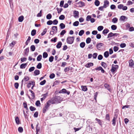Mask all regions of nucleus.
<instances>
[{
	"instance_id": "nucleus-1",
	"label": "nucleus",
	"mask_w": 134,
	"mask_h": 134,
	"mask_svg": "<svg viewBox=\"0 0 134 134\" xmlns=\"http://www.w3.org/2000/svg\"><path fill=\"white\" fill-rule=\"evenodd\" d=\"M62 100V98L60 96H56L49 100L52 104H57L60 103Z\"/></svg>"
},
{
	"instance_id": "nucleus-2",
	"label": "nucleus",
	"mask_w": 134,
	"mask_h": 134,
	"mask_svg": "<svg viewBox=\"0 0 134 134\" xmlns=\"http://www.w3.org/2000/svg\"><path fill=\"white\" fill-rule=\"evenodd\" d=\"M52 104L49 100L48 101L45 105L44 107L43 108V113H45L47 110L48 109L49 107Z\"/></svg>"
},
{
	"instance_id": "nucleus-3",
	"label": "nucleus",
	"mask_w": 134,
	"mask_h": 134,
	"mask_svg": "<svg viewBox=\"0 0 134 134\" xmlns=\"http://www.w3.org/2000/svg\"><path fill=\"white\" fill-rule=\"evenodd\" d=\"M119 68V66L117 65H115L113 64L111 65L110 71L113 74H114L117 71V70Z\"/></svg>"
},
{
	"instance_id": "nucleus-4",
	"label": "nucleus",
	"mask_w": 134,
	"mask_h": 134,
	"mask_svg": "<svg viewBox=\"0 0 134 134\" xmlns=\"http://www.w3.org/2000/svg\"><path fill=\"white\" fill-rule=\"evenodd\" d=\"M74 37H68L66 39V42L68 44H72L74 42Z\"/></svg>"
},
{
	"instance_id": "nucleus-5",
	"label": "nucleus",
	"mask_w": 134,
	"mask_h": 134,
	"mask_svg": "<svg viewBox=\"0 0 134 134\" xmlns=\"http://www.w3.org/2000/svg\"><path fill=\"white\" fill-rule=\"evenodd\" d=\"M104 45V44L102 43H97L96 45V47L98 50H100L102 48V47Z\"/></svg>"
},
{
	"instance_id": "nucleus-6",
	"label": "nucleus",
	"mask_w": 134,
	"mask_h": 134,
	"mask_svg": "<svg viewBox=\"0 0 134 134\" xmlns=\"http://www.w3.org/2000/svg\"><path fill=\"white\" fill-rule=\"evenodd\" d=\"M30 79L29 77L27 76H25L24 79L22 80L21 81V87L23 86V82L24 81L26 82L29 80Z\"/></svg>"
},
{
	"instance_id": "nucleus-7",
	"label": "nucleus",
	"mask_w": 134,
	"mask_h": 134,
	"mask_svg": "<svg viewBox=\"0 0 134 134\" xmlns=\"http://www.w3.org/2000/svg\"><path fill=\"white\" fill-rule=\"evenodd\" d=\"M109 5V2L107 0H106L104 1L103 7L104 8H106L108 7Z\"/></svg>"
},
{
	"instance_id": "nucleus-8",
	"label": "nucleus",
	"mask_w": 134,
	"mask_h": 134,
	"mask_svg": "<svg viewBox=\"0 0 134 134\" xmlns=\"http://www.w3.org/2000/svg\"><path fill=\"white\" fill-rule=\"evenodd\" d=\"M73 14L74 15V17L75 18H78L79 17V13L77 11L75 10L74 11Z\"/></svg>"
},
{
	"instance_id": "nucleus-9",
	"label": "nucleus",
	"mask_w": 134,
	"mask_h": 134,
	"mask_svg": "<svg viewBox=\"0 0 134 134\" xmlns=\"http://www.w3.org/2000/svg\"><path fill=\"white\" fill-rule=\"evenodd\" d=\"M117 115L116 114H115L114 115V117L112 121L113 122L112 124L114 125H115L116 124V120L117 119Z\"/></svg>"
},
{
	"instance_id": "nucleus-10",
	"label": "nucleus",
	"mask_w": 134,
	"mask_h": 134,
	"mask_svg": "<svg viewBox=\"0 0 134 134\" xmlns=\"http://www.w3.org/2000/svg\"><path fill=\"white\" fill-rule=\"evenodd\" d=\"M77 4L78 5V6L80 7H83L85 5L84 3L82 1H80L77 3Z\"/></svg>"
},
{
	"instance_id": "nucleus-11",
	"label": "nucleus",
	"mask_w": 134,
	"mask_h": 134,
	"mask_svg": "<svg viewBox=\"0 0 134 134\" xmlns=\"http://www.w3.org/2000/svg\"><path fill=\"white\" fill-rule=\"evenodd\" d=\"M93 65V63H88L85 65V66L87 68H90Z\"/></svg>"
},
{
	"instance_id": "nucleus-12",
	"label": "nucleus",
	"mask_w": 134,
	"mask_h": 134,
	"mask_svg": "<svg viewBox=\"0 0 134 134\" xmlns=\"http://www.w3.org/2000/svg\"><path fill=\"white\" fill-rule=\"evenodd\" d=\"M129 66L131 67H133V65L134 64V62H133V60L131 59L129 61Z\"/></svg>"
},
{
	"instance_id": "nucleus-13",
	"label": "nucleus",
	"mask_w": 134,
	"mask_h": 134,
	"mask_svg": "<svg viewBox=\"0 0 134 134\" xmlns=\"http://www.w3.org/2000/svg\"><path fill=\"white\" fill-rule=\"evenodd\" d=\"M104 87L107 88L109 91H110V88L109 85L107 83H105L104 85Z\"/></svg>"
},
{
	"instance_id": "nucleus-14",
	"label": "nucleus",
	"mask_w": 134,
	"mask_h": 134,
	"mask_svg": "<svg viewBox=\"0 0 134 134\" xmlns=\"http://www.w3.org/2000/svg\"><path fill=\"white\" fill-rule=\"evenodd\" d=\"M24 54L26 56H28V53L29 52V47L27 48L25 50Z\"/></svg>"
},
{
	"instance_id": "nucleus-15",
	"label": "nucleus",
	"mask_w": 134,
	"mask_h": 134,
	"mask_svg": "<svg viewBox=\"0 0 134 134\" xmlns=\"http://www.w3.org/2000/svg\"><path fill=\"white\" fill-rule=\"evenodd\" d=\"M62 45V43L61 41H59L56 45V47L57 48H60Z\"/></svg>"
},
{
	"instance_id": "nucleus-16",
	"label": "nucleus",
	"mask_w": 134,
	"mask_h": 134,
	"mask_svg": "<svg viewBox=\"0 0 134 134\" xmlns=\"http://www.w3.org/2000/svg\"><path fill=\"white\" fill-rule=\"evenodd\" d=\"M40 71L38 70H35L34 72V75L35 76L39 75L40 74Z\"/></svg>"
},
{
	"instance_id": "nucleus-17",
	"label": "nucleus",
	"mask_w": 134,
	"mask_h": 134,
	"mask_svg": "<svg viewBox=\"0 0 134 134\" xmlns=\"http://www.w3.org/2000/svg\"><path fill=\"white\" fill-rule=\"evenodd\" d=\"M101 65L103 66L104 69L106 68L107 66V65L104 62H101Z\"/></svg>"
},
{
	"instance_id": "nucleus-18",
	"label": "nucleus",
	"mask_w": 134,
	"mask_h": 134,
	"mask_svg": "<svg viewBox=\"0 0 134 134\" xmlns=\"http://www.w3.org/2000/svg\"><path fill=\"white\" fill-rule=\"evenodd\" d=\"M27 63H23L21 64L20 66V68L21 69H24L27 66Z\"/></svg>"
},
{
	"instance_id": "nucleus-19",
	"label": "nucleus",
	"mask_w": 134,
	"mask_h": 134,
	"mask_svg": "<svg viewBox=\"0 0 134 134\" xmlns=\"http://www.w3.org/2000/svg\"><path fill=\"white\" fill-rule=\"evenodd\" d=\"M104 57L106 58H107L109 55V54L108 51H106L105 52L104 54Z\"/></svg>"
},
{
	"instance_id": "nucleus-20",
	"label": "nucleus",
	"mask_w": 134,
	"mask_h": 134,
	"mask_svg": "<svg viewBox=\"0 0 134 134\" xmlns=\"http://www.w3.org/2000/svg\"><path fill=\"white\" fill-rule=\"evenodd\" d=\"M81 88H82V90L84 91H86L87 90V88L86 86H81Z\"/></svg>"
},
{
	"instance_id": "nucleus-21",
	"label": "nucleus",
	"mask_w": 134,
	"mask_h": 134,
	"mask_svg": "<svg viewBox=\"0 0 134 134\" xmlns=\"http://www.w3.org/2000/svg\"><path fill=\"white\" fill-rule=\"evenodd\" d=\"M29 91L31 93V96L33 97V98H34L35 97V94L34 92L31 90H29Z\"/></svg>"
},
{
	"instance_id": "nucleus-22",
	"label": "nucleus",
	"mask_w": 134,
	"mask_h": 134,
	"mask_svg": "<svg viewBox=\"0 0 134 134\" xmlns=\"http://www.w3.org/2000/svg\"><path fill=\"white\" fill-rule=\"evenodd\" d=\"M15 121L16 122L17 124H19L20 123V120L19 117L16 116L15 118Z\"/></svg>"
},
{
	"instance_id": "nucleus-23",
	"label": "nucleus",
	"mask_w": 134,
	"mask_h": 134,
	"mask_svg": "<svg viewBox=\"0 0 134 134\" xmlns=\"http://www.w3.org/2000/svg\"><path fill=\"white\" fill-rule=\"evenodd\" d=\"M59 26L61 29H63L65 28V26L63 23H62L60 24Z\"/></svg>"
},
{
	"instance_id": "nucleus-24",
	"label": "nucleus",
	"mask_w": 134,
	"mask_h": 134,
	"mask_svg": "<svg viewBox=\"0 0 134 134\" xmlns=\"http://www.w3.org/2000/svg\"><path fill=\"white\" fill-rule=\"evenodd\" d=\"M24 16L23 15L19 17L18 18L19 21L20 22H22L24 19Z\"/></svg>"
},
{
	"instance_id": "nucleus-25",
	"label": "nucleus",
	"mask_w": 134,
	"mask_h": 134,
	"mask_svg": "<svg viewBox=\"0 0 134 134\" xmlns=\"http://www.w3.org/2000/svg\"><path fill=\"white\" fill-rule=\"evenodd\" d=\"M87 129L89 130L88 131H92V126H91L90 125H89L88 126H87Z\"/></svg>"
},
{
	"instance_id": "nucleus-26",
	"label": "nucleus",
	"mask_w": 134,
	"mask_h": 134,
	"mask_svg": "<svg viewBox=\"0 0 134 134\" xmlns=\"http://www.w3.org/2000/svg\"><path fill=\"white\" fill-rule=\"evenodd\" d=\"M36 30L35 29L33 30L31 32V35L32 36H34L36 34Z\"/></svg>"
},
{
	"instance_id": "nucleus-27",
	"label": "nucleus",
	"mask_w": 134,
	"mask_h": 134,
	"mask_svg": "<svg viewBox=\"0 0 134 134\" xmlns=\"http://www.w3.org/2000/svg\"><path fill=\"white\" fill-rule=\"evenodd\" d=\"M100 2L98 0H96L94 2V4L97 6H98L100 4Z\"/></svg>"
},
{
	"instance_id": "nucleus-28",
	"label": "nucleus",
	"mask_w": 134,
	"mask_h": 134,
	"mask_svg": "<svg viewBox=\"0 0 134 134\" xmlns=\"http://www.w3.org/2000/svg\"><path fill=\"white\" fill-rule=\"evenodd\" d=\"M23 105L24 107L27 110H29V109L27 107V103L26 102H25L23 103Z\"/></svg>"
},
{
	"instance_id": "nucleus-29",
	"label": "nucleus",
	"mask_w": 134,
	"mask_h": 134,
	"mask_svg": "<svg viewBox=\"0 0 134 134\" xmlns=\"http://www.w3.org/2000/svg\"><path fill=\"white\" fill-rule=\"evenodd\" d=\"M120 19L122 21H124V20L126 19H127V18L125 16H122L120 17Z\"/></svg>"
},
{
	"instance_id": "nucleus-30",
	"label": "nucleus",
	"mask_w": 134,
	"mask_h": 134,
	"mask_svg": "<svg viewBox=\"0 0 134 134\" xmlns=\"http://www.w3.org/2000/svg\"><path fill=\"white\" fill-rule=\"evenodd\" d=\"M48 56V54L46 52H45L43 53V58H46Z\"/></svg>"
},
{
	"instance_id": "nucleus-31",
	"label": "nucleus",
	"mask_w": 134,
	"mask_h": 134,
	"mask_svg": "<svg viewBox=\"0 0 134 134\" xmlns=\"http://www.w3.org/2000/svg\"><path fill=\"white\" fill-rule=\"evenodd\" d=\"M85 43L84 42H81L80 44V46L81 48H83L85 46Z\"/></svg>"
},
{
	"instance_id": "nucleus-32",
	"label": "nucleus",
	"mask_w": 134,
	"mask_h": 134,
	"mask_svg": "<svg viewBox=\"0 0 134 134\" xmlns=\"http://www.w3.org/2000/svg\"><path fill=\"white\" fill-rule=\"evenodd\" d=\"M56 9L58 14L60 13L63 10V9L62 8H60L59 9L58 8H57Z\"/></svg>"
},
{
	"instance_id": "nucleus-33",
	"label": "nucleus",
	"mask_w": 134,
	"mask_h": 134,
	"mask_svg": "<svg viewBox=\"0 0 134 134\" xmlns=\"http://www.w3.org/2000/svg\"><path fill=\"white\" fill-rule=\"evenodd\" d=\"M109 31V30L107 29H104L102 33L103 34L105 35L108 33Z\"/></svg>"
},
{
	"instance_id": "nucleus-34",
	"label": "nucleus",
	"mask_w": 134,
	"mask_h": 134,
	"mask_svg": "<svg viewBox=\"0 0 134 134\" xmlns=\"http://www.w3.org/2000/svg\"><path fill=\"white\" fill-rule=\"evenodd\" d=\"M66 90L65 89H63L60 90L59 92V93H66Z\"/></svg>"
},
{
	"instance_id": "nucleus-35",
	"label": "nucleus",
	"mask_w": 134,
	"mask_h": 134,
	"mask_svg": "<svg viewBox=\"0 0 134 134\" xmlns=\"http://www.w3.org/2000/svg\"><path fill=\"white\" fill-rule=\"evenodd\" d=\"M95 120L97 121L98 123L100 125L102 126V124L101 120L98 119L97 118L95 119Z\"/></svg>"
},
{
	"instance_id": "nucleus-36",
	"label": "nucleus",
	"mask_w": 134,
	"mask_h": 134,
	"mask_svg": "<svg viewBox=\"0 0 134 134\" xmlns=\"http://www.w3.org/2000/svg\"><path fill=\"white\" fill-rule=\"evenodd\" d=\"M31 37L30 36H29L28 39L26 40L25 43L26 45H27L28 44V43L30 42V41L31 40Z\"/></svg>"
},
{
	"instance_id": "nucleus-37",
	"label": "nucleus",
	"mask_w": 134,
	"mask_h": 134,
	"mask_svg": "<svg viewBox=\"0 0 134 134\" xmlns=\"http://www.w3.org/2000/svg\"><path fill=\"white\" fill-rule=\"evenodd\" d=\"M111 28L112 30H114L116 29L117 27L116 25H113L111 26Z\"/></svg>"
},
{
	"instance_id": "nucleus-38",
	"label": "nucleus",
	"mask_w": 134,
	"mask_h": 134,
	"mask_svg": "<svg viewBox=\"0 0 134 134\" xmlns=\"http://www.w3.org/2000/svg\"><path fill=\"white\" fill-rule=\"evenodd\" d=\"M84 31L83 30H81L79 32V35L80 36H82L84 34Z\"/></svg>"
},
{
	"instance_id": "nucleus-39",
	"label": "nucleus",
	"mask_w": 134,
	"mask_h": 134,
	"mask_svg": "<svg viewBox=\"0 0 134 134\" xmlns=\"http://www.w3.org/2000/svg\"><path fill=\"white\" fill-rule=\"evenodd\" d=\"M91 40L90 38L88 37L86 39V42L88 44L91 42Z\"/></svg>"
},
{
	"instance_id": "nucleus-40",
	"label": "nucleus",
	"mask_w": 134,
	"mask_h": 134,
	"mask_svg": "<svg viewBox=\"0 0 134 134\" xmlns=\"http://www.w3.org/2000/svg\"><path fill=\"white\" fill-rule=\"evenodd\" d=\"M52 17V15L51 14H48L46 16V18L48 19H50Z\"/></svg>"
},
{
	"instance_id": "nucleus-41",
	"label": "nucleus",
	"mask_w": 134,
	"mask_h": 134,
	"mask_svg": "<svg viewBox=\"0 0 134 134\" xmlns=\"http://www.w3.org/2000/svg\"><path fill=\"white\" fill-rule=\"evenodd\" d=\"M30 49L32 51H34L35 49V47L34 45H32L30 47Z\"/></svg>"
},
{
	"instance_id": "nucleus-42",
	"label": "nucleus",
	"mask_w": 134,
	"mask_h": 134,
	"mask_svg": "<svg viewBox=\"0 0 134 134\" xmlns=\"http://www.w3.org/2000/svg\"><path fill=\"white\" fill-rule=\"evenodd\" d=\"M42 58V55H38L37 58V61H40Z\"/></svg>"
},
{
	"instance_id": "nucleus-43",
	"label": "nucleus",
	"mask_w": 134,
	"mask_h": 134,
	"mask_svg": "<svg viewBox=\"0 0 134 134\" xmlns=\"http://www.w3.org/2000/svg\"><path fill=\"white\" fill-rule=\"evenodd\" d=\"M30 109L31 111H33L36 110V109L35 108L32 106H31L29 108Z\"/></svg>"
},
{
	"instance_id": "nucleus-44",
	"label": "nucleus",
	"mask_w": 134,
	"mask_h": 134,
	"mask_svg": "<svg viewBox=\"0 0 134 134\" xmlns=\"http://www.w3.org/2000/svg\"><path fill=\"white\" fill-rule=\"evenodd\" d=\"M118 19L116 18H114L112 20V22L114 23H116L118 21Z\"/></svg>"
},
{
	"instance_id": "nucleus-45",
	"label": "nucleus",
	"mask_w": 134,
	"mask_h": 134,
	"mask_svg": "<svg viewBox=\"0 0 134 134\" xmlns=\"http://www.w3.org/2000/svg\"><path fill=\"white\" fill-rule=\"evenodd\" d=\"M103 26H99L97 28L98 30L99 31H101L103 29Z\"/></svg>"
},
{
	"instance_id": "nucleus-46",
	"label": "nucleus",
	"mask_w": 134,
	"mask_h": 134,
	"mask_svg": "<svg viewBox=\"0 0 134 134\" xmlns=\"http://www.w3.org/2000/svg\"><path fill=\"white\" fill-rule=\"evenodd\" d=\"M65 16L63 15H61L59 17V19L60 20H63L65 19Z\"/></svg>"
},
{
	"instance_id": "nucleus-47",
	"label": "nucleus",
	"mask_w": 134,
	"mask_h": 134,
	"mask_svg": "<svg viewBox=\"0 0 134 134\" xmlns=\"http://www.w3.org/2000/svg\"><path fill=\"white\" fill-rule=\"evenodd\" d=\"M105 119L109 121H110L109 115V114H106Z\"/></svg>"
},
{
	"instance_id": "nucleus-48",
	"label": "nucleus",
	"mask_w": 134,
	"mask_h": 134,
	"mask_svg": "<svg viewBox=\"0 0 134 134\" xmlns=\"http://www.w3.org/2000/svg\"><path fill=\"white\" fill-rule=\"evenodd\" d=\"M36 67L38 69H40L42 68V64L41 63H39L36 66Z\"/></svg>"
},
{
	"instance_id": "nucleus-49",
	"label": "nucleus",
	"mask_w": 134,
	"mask_h": 134,
	"mask_svg": "<svg viewBox=\"0 0 134 134\" xmlns=\"http://www.w3.org/2000/svg\"><path fill=\"white\" fill-rule=\"evenodd\" d=\"M18 131L20 133H22L23 132V128L21 127H19L18 128Z\"/></svg>"
},
{
	"instance_id": "nucleus-50",
	"label": "nucleus",
	"mask_w": 134,
	"mask_h": 134,
	"mask_svg": "<svg viewBox=\"0 0 134 134\" xmlns=\"http://www.w3.org/2000/svg\"><path fill=\"white\" fill-rule=\"evenodd\" d=\"M79 23L78 21H76L73 23V25L74 26H77L79 24Z\"/></svg>"
},
{
	"instance_id": "nucleus-51",
	"label": "nucleus",
	"mask_w": 134,
	"mask_h": 134,
	"mask_svg": "<svg viewBox=\"0 0 134 134\" xmlns=\"http://www.w3.org/2000/svg\"><path fill=\"white\" fill-rule=\"evenodd\" d=\"M91 18V16L90 15H87L86 18V20L87 21H89L90 20V19Z\"/></svg>"
},
{
	"instance_id": "nucleus-52",
	"label": "nucleus",
	"mask_w": 134,
	"mask_h": 134,
	"mask_svg": "<svg viewBox=\"0 0 134 134\" xmlns=\"http://www.w3.org/2000/svg\"><path fill=\"white\" fill-rule=\"evenodd\" d=\"M102 67L100 66H99L98 67H97L95 68L94 69H92V70H96L99 71L101 69H102Z\"/></svg>"
},
{
	"instance_id": "nucleus-53",
	"label": "nucleus",
	"mask_w": 134,
	"mask_h": 134,
	"mask_svg": "<svg viewBox=\"0 0 134 134\" xmlns=\"http://www.w3.org/2000/svg\"><path fill=\"white\" fill-rule=\"evenodd\" d=\"M47 29L46 28H45L44 29L43 32L41 33V34L42 36L44 35L46 33L47 31Z\"/></svg>"
},
{
	"instance_id": "nucleus-54",
	"label": "nucleus",
	"mask_w": 134,
	"mask_h": 134,
	"mask_svg": "<svg viewBox=\"0 0 134 134\" xmlns=\"http://www.w3.org/2000/svg\"><path fill=\"white\" fill-rule=\"evenodd\" d=\"M64 1L63 0L62 1H60V6L62 7H63V5L64 4Z\"/></svg>"
},
{
	"instance_id": "nucleus-55",
	"label": "nucleus",
	"mask_w": 134,
	"mask_h": 134,
	"mask_svg": "<svg viewBox=\"0 0 134 134\" xmlns=\"http://www.w3.org/2000/svg\"><path fill=\"white\" fill-rule=\"evenodd\" d=\"M113 33L110 32L108 34L107 38L111 37L113 36Z\"/></svg>"
},
{
	"instance_id": "nucleus-56",
	"label": "nucleus",
	"mask_w": 134,
	"mask_h": 134,
	"mask_svg": "<svg viewBox=\"0 0 134 134\" xmlns=\"http://www.w3.org/2000/svg\"><path fill=\"white\" fill-rule=\"evenodd\" d=\"M98 92H96V93H94V99L96 100L97 97V95L98 93Z\"/></svg>"
},
{
	"instance_id": "nucleus-57",
	"label": "nucleus",
	"mask_w": 134,
	"mask_h": 134,
	"mask_svg": "<svg viewBox=\"0 0 134 134\" xmlns=\"http://www.w3.org/2000/svg\"><path fill=\"white\" fill-rule=\"evenodd\" d=\"M35 69V67H34L33 66L30 67L29 69V71L30 72H31L33 71Z\"/></svg>"
},
{
	"instance_id": "nucleus-58",
	"label": "nucleus",
	"mask_w": 134,
	"mask_h": 134,
	"mask_svg": "<svg viewBox=\"0 0 134 134\" xmlns=\"http://www.w3.org/2000/svg\"><path fill=\"white\" fill-rule=\"evenodd\" d=\"M54 57L53 56H51L49 58V61L50 62H52L53 61Z\"/></svg>"
},
{
	"instance_id": "nucleus-59",
	"label": "nucleus",
	"mask_w": 134,
	"mask_h": 134,
	"mask_svg": "<svg viewBox=\"0 0 134 134\" xmlns=\"http://www.w3.org/2000/svg\"><path fill=\"white\" fill-rule=\"evenodd\" d=\"M66 33V31L64 30H63L60 33V35L63 36Z\"/></svg>"
},
{
	"instance_id": "nucleus-60",
	"label": "nucleus",
	"mask_w": 134,
	"mask_h": 134,
	"mask_svg": "<svg viewBox=\"0 0 134 134\" xmlns=\"http://www.w3.org/2000/svg\"><path fill=\"white\" fill-rule=\"evenodd\" d=\"M126 44L125 43H121L120 44V46L121 48H123L126 46Z\"/></svg>"
},
{
	"instance_id": "nucleus-61",
	"label": "nucleus",
	"mask_w": 134,
	"mask_h": 134,
	"mask_svg": "<svg viewBox=\"0 0 134 134\" xmlns=\"http://www.w3.org/2000/svg\"><path fill=\"white\" fill-rule=\"evenodd\" d=\"M103 58V56L102 55L100 54L98 57V59L99 60H102Z\"/></svg>"
},
{
	"instance_id": "nucleus-62",
	"label": "nucleus",
	"mask_w": 134,
	"mask_h": 134,
	"mask_svg": "<svg viewBox=\"0 0 134 134\" xmlns=\"http://www.w3.org/2000/svg\"><path fill=\"white\" fill-rule=\"evenodd\" d=\"M46 81L45 80H44L43 81L41 82L40 83V85H44L46 83Z\"/></svg>"
},
{
	"instance_id": "nucleus-63",
	"label": "nucleus",
	"mask_w": 134,
	"mask_h": 134,
	"mask_svg": "<svg viewBox=\"0 0 134 134\" xmlns=\"http://www.w3.org/2000/svg\"><path fill=\"white\" fill-rule=\"evenodd\" d=\"M55 76V75L54 73L51 74L49 76V77L51 79H53Z\"/></svg>"
},
{
	"instance_id": "nucleus-64",
	"label": "nucleus",
	"mask_w": 134,
	"mask_h": 134,
	"mask_svg": "<svg viewBox=\"0 0 134 134\" xmlns=\"http://www.w3.org/2000/svg\"><path fill=\"white\" fill-rule=\"evenodd\" d=\"M35 104L36 106H39L41 104L40 101L38 100L36 102Z\"/></svg>"
}]
</instances>
